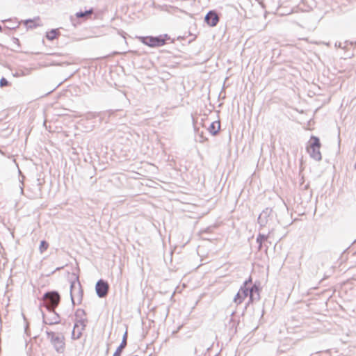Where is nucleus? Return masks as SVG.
<instances>
[{
    "label": "nucleus",
    "mask_w": 356,
    "mask_h": 356,
    "mask_svg": "<svg viewBox=\"0 0 356 356\" xmlns=\"http://www.w3.org/2000/svg\"><path fill=\"white\" fill-rule=\"evenodd\" d=\"M321 147L319 138L316 136H312L308 142L307 150L309 155L316 161H321L322 159Z\"/></svg>",
    "instance_id": "f257e3e1"
},
{
    "label": "nucleus",
    "mask_w": 356,
    "mask_h": 356,
    "mask_svg": "<svg viewBox=\"0 0 356 356\" xmlns=\"http://www.w3.org/2000/svg\"><path fill=\"white\" fill-rule=\"evenodd\" d=\"M50 342L58 353H63L65 349V337L62 334H58L54 332L48 333Z\"/></svg>",
    "instance_id": "f03ea898"
},
{
    "label": "nucleus",
    "mask_w": 356,
    "mask_h": 356,
    "mask_svg": "<svg viewBox=\"0 0 356 356\" xmlns=\"http://www.w3.org/2000/svg\"><path fill=\"white\" fill-rule=\"evenodd\" d=\"M60 302V296L56 292L47 293L43 298V305L49 311H54Z\"/></svg>",
    "instance_id": "7ed1b4c3"
},
{
    "label": "nucleus",
    "mask_w": 356,
    "mask_h": 356,
    "mask_svg": "<svg viewBox=\"0 0 356 356\" xmlns=\"http://www.w3.org/2000/svg\"><path fill=\"white\" fill-rule=\"evenodd\" d=\"M254 293H257L259 295V289L256 286H253L250 289L244 286L238 291V296L241 297V300H244L250 295V300L252 302Z\"/></svg>",
    "instance_id": "20e7f679"
},
{
    "label": "nucleus",
    "mask_w": 356,
    "mask_h": 356,
    "mask_svg": "<svg viewBox=\"0 0 356 356\" xmlns=\"http://www.w3.org/2000/svg\"><path fill=\"white\" fill-rule=\"evenodd\" d=\"M96 292L99 297H105L109 289V285L107 282L100 280H99L95 286Z\"/></svg>",
    "instance_id": "39448f33"
},
{
    "label": "nucleus",
    "mask_w": 356,
    "mask_h": 356,
    "mask_svg": "<svg viewBox=\"0 0 356 356\" xmlns=\"http://www.w3.org/2000/svg\"><path fill=\"white\" fill-rule=\"evenodd\" d=\"M205 22L210 26H215L219 22V17L215 11H209L205 16Z\"/></svg>",
    "instance_id": "423d86ee"
},
{
    "label": "nucleus",
    "mask_w": 356,
    "mask_h": 356,
    "mask_svg": "<svg viewBox=\"0 0 356 356\" xmlns=\"http://www.w3.org/2000/svg\"><path fill=\"white\" fill-rule=\"evenodd\" d=\"M23 23L27 29H36L42 25L41 19L38 16L35 17L33 19H26Z\"/></svg>",
    "instance_id": "0eeeda50"
},
{
    "label": "nucleus",
    "mask_w": 356,
    "mask_h": 356,
    "mask_svg": "<svg viewBox=\"0 0 356 356\" xmlns=\"http://www.w3.org/2000/svg\"><path fill=\"white\" fill-rule=\"evenodd\" d=\"M220 129V122L219 120H216L212 122L208 127L209 132L213 136H216L219 132Z\"/></svg>",
    "instance_id": "6e6552de"
},
{
    "label": "nucleus",
    "mask_w": 356,
    "mask_h": 356,
    "mask_svg": "<svg viewBox=\"0 0 356 356\" xmlns=\"http://www.w3.org/2000/svg\"><path fill=\"white\" fill-rule=\"evenodd\" d=\"M141 42L145 43V44H148L149 43H151V44H163L165 43V40L162 38L152 37H147L143 38Z\"/></svg>",
    "instance_id": "1a4fd4ad"
},
{
    "label": "nucleus",
    "mask_w": 356,
    "mask_h": 356,
    "mask_svg": "<svg viewBox=\"0 0 356 356\" xmlns=\"http://www.w3.org/2000/svg\"><path fill=\"white\" fill-rule=\"evenodd\" d=\"M60 35L59 29H51L46 33V38L49 41L57 39Z\"/></svg>",
    "instance_id": "9d476101"
},
{
    "label": "nucleus",
    "mask_w": 356,
    "mask_h": 356,
    "mask_svg": "<svg viewBox=\"0 0 356 356\" xmlns=\"http://www.w3.org/2000/svg\"><path fill=\"white\" fill-rule=\"evenodd\" d=\"M92 13V10H87L86 12H79V13H76V17L77 18H81V17H86V16H88V15H90Z\"/></svg>",
    "instance_id": "9b49d317"
},
{
    "label": "nucleus",
    "mask_w": 356,
    "mask_h": 356,
    "mask_svg": "<svg viewBox=\"0 0 356 356\" xmlns=\"http://www.w3.org/2000/svg\"><path fill=\"white\" fill-rule=\"evenodd\" d=\"M48 247H49V244L46 241H41L40 245V252H43L48 248Z\"/></svg>",
    "instance_id": "f8f14e48"
},
{
    "label": "nucleus",
    "mask_w": 356,
    "mask_h": 356,
    "mask_svg": "<svg viewBox=\"0 0 356 356\" xmlns=\"http://www.w3.org/2000/svg\"><path fill=\"white\" fill-rule=\"evenodd\" d=\"M8 85V81L5 78H1L0 80V86L4 87Z\"/></svg>",
    "instance_id": "ddd939ff"
},
{
    "label": "nucleus",
    "mask_w": 356,
    "mask_h": 356,
    "mask_svg": "<svg viewBox=\"0 0 356 356\" xmlns=\"http://www.w3.org/2000/svg\"><path fill=\"white\" fill-rule=\"evenodd\" d=\"M243 300H241V297L240 296H238V293L236 295L235 298H234V301L235 302H236L237 304H240L242 302Z\"/></svg>",
    "instance_id": "4468645a"
},
{
    "label": "nucleus",
    "mask_w": 356,
    "mask_h": 356,
    "mask_svg": "<svg viewBox=\"0 0 356 356\" xmlns=\"http://www.w3.org/2000/svg\"><path fill=\"white\" fill-rule=\"evenodd\" d=\"M126 345V341L124 340L122 343V344L121 345L122 347H124V346Z\"/></svg>",
    "instance_id": "2eb2a0df"
},
{
    "label": "nucleus",
    "mask_w": 356,
    "mask_h": 356,
    "mask_svg": "<svg viewBox=\"0 0 356 356\" xmlns=\"http://www.w3.org/2000/svg\"><path fill=\"white\" fill-rule=\"evenodd\" d=\"M76 329V327H74V331H73V334H74V330Z\"/></svg>",
    "instance_id": "dca6fc26"
}]
</instances>
